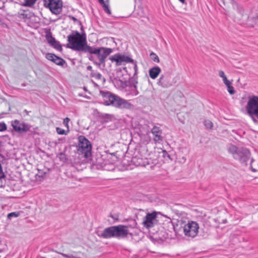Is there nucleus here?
Returning <instances> with one entry per match:
<instances>
[{
  "label": "nucleus",
  "mask_w": 258,
  "mask_h": 258,
  "mask_svg": "<svg viewBox=\"0 0 258 258\" xmlns=\"http://www.w3.org/2000/svg\"><path fill=\"white\" fill-rule=\"evenodd\" d=\"M227 87V90L228 92L231 94L233 95L235 93L233 87L231 85V83L226 86Z\"/></svg>",
  "instance_id": "nucleus-28"
},
{
  "label": "nucleus",
  "mask_w": 258,
  "mask_h": 258,
  "mask_svg": "<svg viewBox=\"0 0 258 258\" xmlns=\"http://www.w3.org/2000/svg\"><path fill=\"white\" fill-rule=\"evenodd\" d=\"M110 59L112 62H116V66L121 65L123 62H131L134 68L135 64H137V61H135L131 57L124 55H121L119 53L115 54L113 56H112L110 58Z\"/></svg>",
  "instance_id": "nucleus-10"
},
{
  "label": "nucleus",
  "mask_w": 258,
  "mask_h": 258,
  "mask_svg": "<svg viewBox=\"0 0 258 258\" xmlns=\"http://www.w3.org/2000/svg\"><path fill=\"white\" fill-rule=\"evenodd\" d=\"M115 227L114 233L115 237L118 239L125 238L127 237L128 235L132 236V233L129 232L128 226L123 225H118L114 226Z\"/></svg>",
  "instance_id": "nucleus-9"
},
{
  "label": "nucleus",
  "mask_w": 258,
  "mask_h": 258,
  "mask_svg": "<svg viewBox=\"0 0 258 258\" xmlns=\"http://www.w3.org/2000/svg\"><path fill=\"white\" fill-rule=\"evenodd\" d=\"M38 174H39V176L43 177V176L45 175L46 173H45V172H44V173H43V174H42V173H41V172L39 171Z\"/></svg>",
  "instance_id": "nucleus-45"
},
{
  "label": "nucleus",
  "mask_w": 258,
  "mask_h": 258,
  "mask_svg": "<svg viewBox=\"0 0 258 258\" xmlns=\"http://www.w3.org/2000/svg\"><path fill=\"white\" fill-rule=\"evenodd\" d=\"M163 156H164L165 155H167L168 153L167 152L165 151V150H163Z\"/></svg>",
  "instance_id": "nucleus-47"
},
{
  "label": "nucleus",
  "mask_w": 258,
  "mask_h": 258,
  "mask_svg": "<svg viewBox=\"0 0 258 258\" xmlns=\"http://www.w3.org/2000/svg\"><path fill=\"white\" fill-rule=\"evenodd\" d=\"M134 69L133 76L128 81L129 86L132 88V90L133 92V94L135 96H137L139 94V91L137 90V84L138 82V67L137 64H135Z\"/></svg>",
  "instance_id": "nucleus-12"
},
{
  "label": "nucleus",
  "mask_w": 258,
  "mask_h": 258,
  "mask_svg": "<svg viewBox=\"0 0 258 258\" xmlns=\"http://www.w3.org/2000/svg\"><path fill=\"white\" fill-rule=\"evenodd\" d=\"M104 104L106 105H112L119 108L130 109L132 104L127 100L120 98L109 91H100Z\"/></svg>",
  "instance_id": "nucleus-2"
},
{
  "label": "nucleus",
  "mask_w": 258,
  "mask_h": 258,
  "mask_svg": "<svg viewBox=\"0 0 258 258\" xmlns=\"http://www.w3.org/2000/svg\"><path fill=\"white\" fill-rule=\"evenodd\" d=\"M79 145L77 152L79 155H82L86 158L91 155L92 146L89 140L83 136L79 137Z\"/></svg>",
  "instance_id": "nucleus-4"
},
{
  "label": "nucleus",
  "mask_w": 258,
  "mask_h": 258,
  "mask_svg": "<svg viewBox=\"0 0 258 258\" xmlns=\"http://www.w3.org/2000/svg\"><path fill=\"white\" fill-rule=\"evenodd\" d=\"M103 8L104 11L108 15H110L111 14V11L109 9V5L108 4H105L102 6Z\"/></svg>",
  "instance_id": "nucleus-30"
},
{
  "label": "nucleus",
  "mask_w": 258,
  "mask_h": 258,
  "mask_svg": "<svg viewBox=\"0 0 258 258\" xmlns=\"http://www.w3.org/2000/svg\"><path fill=\"white\" fill-rule=\"evenodd\" d=\"M55 55L53 53H48L46 54V58L49 60H50L51 61L53 62V60H54V57H55Z\"/></svg>",
  "instance_id": "nucleus-29"
},
{
  "label": "nucleus",
  "mask_w": 258,
  "mask_h": 258,
  "mask_svg": "<svg viewBox=\"0 0 258 258\" xmlns=\"http://www.w3.org/2000/svg\"><path fill=\"white\" fill-rule=\"evenodd\" d=\"M99 3H100V4L102 6H104V5L106 4L104 0H99Z\"/></svg>",
  "instance_id": "nucleus-43"
},
{
  "label": "nucleus",
  "mask_w": 258,
  "mask_h": 258,
  "mask_svg": "<svg viewBox=\"0 0 258 258\" xmlns=\"http://www.w3.org/2000/svg\"><path fill=\"white\" fill-rule=\"evenodd\" d=\"M36 0H25L24 6L31 7L35 3Z\"/></svg>",
  "instance_id": "nucleus-25"
},
{
  "label": "nucleus",
  "mask_w": 258,
  "mask_h": 258,
  "mask_svg": "<svg viewBox=\"0 0 258 258\" xmlns=\"http://www.w3.org/2000/svg\"><path fill=\"white\" fill-rule=\"evenodd\" d=\"M53 62L56 64L60 66H62L64 63H66V61L63 59L56 55H55V57H54Z\"/></svg>",
  "instance_id": "nucleus-21"
},
{
  "label": "nucleus",
  "mask_w": 258,
  "mask_h": 258,
  "mask_svg": "<svg viewBox=\"0 0 258 258\" xmlns=\"http://www.w3.org/2000/svg\"><path fill=\"white\" fill-rule=\"evenodd\" d=\"M7 127L6 123L4 122H0V132H3L7 130Z\"/></svg>",
  "instance_id": "nucleus-33"
},
{
  "label": "nucleus",
  "mask_w": 258,
  "mask_h": 258,
  "mask_svg": "<svg viewBox=\"0 0 258 258\" xmlns=\"http://www.w3.org/2000/svg\"><path fill=\"white\" fill-rule=\"evenodd\" d=\"M161 71V69L159 67H153L149 70V76L152 79H155L158 77Z\"/></svg>",
  "instance_id": "nucleus-19"
},
{
  "label": "nucleus",
  "mask_w": 258,
  "mask_h": 258,
  "mask_svg": "<svg viewBox=\"0 0 258 258\" xmlns=\"http://www.w3.org/2000/svg\"><path fill=\"white\" fill-rule=\"evenodd\" d=\"M230 1L233 5H237V3L234 0H230Z\"/></svg>",
  "instance_id": "nucleus-46"
},
{
  "label": "nucleus",
  "mask_w": 258,
  "mask_h": 258,
  "mask_svg": "<svg viewBox=\"0 0 258 258\" xmlns=\"http://www.w3.org/2000/svg\"><path fill=\"white\" fill-rule=\"evenodd\" d=\"M253 162V160L252 159H251V163H250V168L251 169V170L255 172H256L258 171V170L257 169H255L253 167V166H252V163Z\"/></svg>",
  "instance_id": "nucleus-37"
},
{
  "label": "nucleus",
  "mask_w": 258,
  "mask_h": 258,
  "mask_svg": "<svg viewBox=\"0 0 258 258\" xmlns=\"http://www.w3.org/2000/svg\"><path fill=\"white\" fill-rule=\"evenodd\" d=\"M157 223V213L155 212L147 214L143 222L144 226L147 229L154 227Z\"/></svg>",
  "instance_id": "nucleus-11"
},
{
  "label": "nucleus",
  "mask_w": 258,
  "mask_h": 258,
  "mask_svg": "<svg viewBox=\"0 0 258 258\" xmlns=\"http://www.w3.org/2000/svg\"><path fill=\"white\" fill-rule=\"evenodd\" d=\"M239 158L238 161L241 163H246L250 157V152L248 149L244 147H240L239 151Z\"/></svg>",
  "instance_id": "nucleus-16"
},
{
  "label": "nucleus",
  "mask_w": 258,
  "mask_h": 258,
  "mask_svg": "<svg viewBox=\"0 0 258 258\" xmlns=\"http://www.w3.org/2000/svg\"><path fill=\"white\" fill-rule=\"evenodd\" d=\"M56 131L57 133L59 135H67L68 133L69 132V130L66 132L63 129L58 127H56Z\"/></svg>",
  "instance_id": "nucleus-27"
},
{
  "label": "nucleus",
  "mask_w": 258,
  "mask_h": 258,
  "mask_svg": "<svg viewBox=\"0 0 258 258\" xmlns=\"http://www.w3.org/2000/svg\"><path fill=\"white\" fill-rule=\"evenodd\" d=\"M95 165L98 169L108 170L106 164L103 162V159L101 157L97 159Z\"/></svg>",
  "instance_id": "nucleus-20"
},
{
  "label": "nucleus",
  "mask_w": 258,
  "mask_h": 258,
  "mask_svg": "<svg viewBox=\"0 0 258 258\" xmlns=\"http://www.w3.org/2000/svg\"><path fill=\"white\" fill-rule=\"evenodd\" d=\"M51 46L58 51H61L62 50L61 45H60L59 42L57 41L56 40V43H53L52 44V45H51Z\"/></svg>",
  "instance_id": "nucleus-22"
},
{
  "label": "nucleus",
  "mask_w": 258,
  "mask_h": 258,
  "mask_svg": "<svg viewBox=\"0 0 258 258\" xmlns=\"http://www.w3.org/2000/svg\"><path fill=\"white\" fill-rule=\"evenodd\" d=\"M219 75L220 77L222 78V79H224V77H226L224 72L223 71H219Z\"/></svg>",
  "instance_id": "nucleus-39"
},
{
  "label": "nucleus",
  "mask_w": 258,
  "mask_h": 258,
  "mask_svg": "<svg viewBox=\"0 0 258 258\" xmlns=\"http://www.w3.org/2000/svg\"><path fill=\"white\" fill-rule=\"evenodd\" d=\"M248 23L251 27H255V21H250V22H248Z\"/></svg>",
  "instance_id": "nucleus-41"
},
{
  "label": "nucleus",
  "mask_w": 258,
  "mask_h": 258,
  "mask_svg": "<svg viewBox=\"0 0 258 258\" xmlns=\"http://www.w3.org/2000/svg\"><path fill=\"white\" fill-rule=\"evenodd\" d=\"M68 41L71 45L67 47L78 51L85 52L89 45L87 44L86 38L78 31H74L68 36Z\"/></svg>",
  "instance_id": "nucleus-3"
},
{
  "label": "nucleus",
  "mask_w": 258,
  "mask_h": 258,
  "mask_svg": "<svg viewBox=\"0 0 258 258\" xmlns=\"http://www.w3.org/2000/svg\"><path fill=\"white\" fill-rule=\"evenodd\" d=\"M157 84L163 88H168L172 86L171 77L168 73L162 75L158 80Z\"/></svg>",
  "instance_id": "nucleus-13"
},
{
  "label": "nucleus",
  "mask_w": 258,
  "mask_h": 258,
  "mask_svg": "<svg viewBox=\"0 0 258 258\" xmlns=\"http://www.w3.org/2000/svg\"><path fill=\"white\" fill-rule=\"evenodd\" d=\"M87 70H88V71H91V72L92 71H93L92 70V67L91 66H88L87 67Z\"/></svg>",
  "instance_id": "nucleus-44"
},
{
  "label": "nucleus",
  "mask_w": 258,
  "mask_h": 258,
  "mask_svg": "<svg viewBox=\"0 0 258 258\" xmlns=\"http://www.w3.org/2000/svg\"><path fill=\"white\" fill-rule=\"evenodd\" d=\"M221 1L222 2V3H223L224 5H225V4L224 0H221Z\"/></svg>",
  "instance_id": "nucleus-49"
},
{
  "label": "nucleus",
  "mask_w": 258,
  "mask_h": 258,
  "mask_svg": "<svg viewBox=\"0 0 258 258\" xmlns=\"http://www.w3.org/2000/svg\"><path fill=\"white\" fill-rule=\"evenodd\" d=\"M204 125L207 128L211 129L213 127V123L210 120H206L204 121Z\"/></svg>",
  "instance_id": "nucleus-26"
},
{
  "label": "nucleus",
  "mask_w": 258,
  "mask_h": 258,
  "mask_svg": "<svg viewBox=\"0 0 258 258\" xmlns=\"http://www.w3.org/2000/svg\"><path fill=\"white\" fill-rule=\"evenodd\" d=\"M245 108L249 116L258 118V96L252 95L248 96Z\"/></svg>",
  "instance_id": "nucleus-5"
},
{
  "label": "nucleus",
  "mask_w": 258,
  "mask_h": 258,
  "mask_svg": "<svg viewBox=\"0 0 258 258\" xmlns=\"http://www.w3.org/2000/svg\"><path fill=\"white\" fill-rule=\"evenodd\" d=\"M150 58H151V59L152 60H153L154 62H159V61H160L159 58L156 53L152 52L150 53Z\"/></svg>",
  "instance_id": "nucleus-23"
},
{
  "label": "nucleus",
  "mask_w": 258,
  "mask_h": 258,
  "mask_svg": "<svg viewBox=\"0 0 258 258\" xmlns=\"http://www.w3.org/2000/svg\"><path fill=\"white\" fill-rule=\"evenodd\" d=\"M19 215V213H17V212H12V213H10L9 214H8V218L9 219H11L12 217H18Z\"/></svg>",
  "instance_id": "nucleus-31"
},
{
  "label": "nucleus",
  "mask_w": 258,
  "mask_h": 258,
  "mask_svg": "<svg viewBox=\"0 0 258 258\" xmlns=\"http://www.w3.org/2000/svg\"><path fill=\"white\" fill-rule=\"evenodd\" d=\"M91 77L95 78L96 79L100 80L102 77L100 73L92 71L90 74Z\"/></svg>",
  "instance_id": "nucleus-24"
},
{
  "label": "nucleus",
  "mask_w": 258,
  "mask_h": 258,
  "mask_svg": "<svg viewBox=\"0 0 258 258\" xmlns=\"http://www.w3.org/2000/svg\"><path fill=\"white\" fill-rule=\"evenodd\" d=\"M250 21H255V26L258 27V17L249 18L248 20V22H250Z\"/></svg>",
  "instance_id": "nucleus-32"
},
{
  "label": "nucleus",
  "mask_w": 258,
  "mask_h": 258,
  "mask_svg": "<svg viewBox=\"0 0 258 258\" xmlns=\"http://www.w3.org/2000/svg\"><path fill=\"white\" fill-rule=\"evenodd\" d=\"M112 51L113 49L110 48L104 47L96 48L88 46L85 52L94 54L95 55L90 56L89 59L100 66L101 64L104 66L106 58Z\"/></svg>",
  "instance_id": "nucleus-1"
},
{
  "label": "nucleus",
  "mask_w": 258,
  "mask_h": 258,
  "mask_svg": "<svg viewBox=\"0 0 258 258\" xmlns=\"http://www.w3.org/2000/svg\"><path fill=\"white\" fill-rule=\"evenodd\" d=\"M240 148L236 146L229 144L227 146V150L228 152L232 155L233 158L238 160V158H239V151H240Z\"/></svg>",
  "instance_id": "nucleus-17"
},
{
  "label": "nucleus",
  "mask_w": 258,
  "mask_h": 258,
  "mask_svg": "<svg viewBox=\"0 0 258 258\" xmlns=\"http://www.w3.org/2000/svg\"><path fill=\"white\" fill-rule=\"evenodd\" d=\"M19 17L20 18H26V14H24V13H19Z\"/></svg>",
  "instance_id": "nucleus-40"
},
{
  "label": "nucleus",
  "mask_w": 258,
  "mask_h": 258,
  "mask_svg": "<svg viewBox=\"0 0 258 258\" xmlns=\"http://www.w3.org/2000/svg\"><path fill=\"white\" fill-rule=\"evenodd\" d=\"M223 81L226 86L228 85L229 84L231 83L230 81L227 79L226 77H224V79H223Z\"/></svg>",
  "instance_id": "nucleus-38"
},
{
  "label": "nucleus",
  "mask_w": 258,
  "mask_h": 258,
  "mask_svg": "<svg viewBox=\"0 0 258 258\" xmlns=\"http://www.w3.org/2000/svg\"><path fill=\"white\" fill-rule=\"evenodd\" d=\"M181 3L185 4V0H179Z\"/></svg>",
  "instance_id": "nucleus-48"
},
{
  "label": "nucleus",
  "mask_w": 258,
  "mask_h": 258,
  "mask_svg": "<svg viewBox=\"0 0 258 258\" xmlns=\"http://www.w3.org/2000/svg\"><path fill=\"white\" fill-rule=\"evenodd\" d=\"M145 151H147L146 150L143 148L135 153L131 161L134 165L137 166H146L150 164L151 159L143 155Z\"/></svg>",
  "instance_id": "nucleus-6"
},
{
  "label": "nucleus",
  "mask_w": 258,
  "mask_h": 258,
  "mask_svg": "<svg viewBox=\"0 0 258 258\" xmlns=\"http://www.w3.org/2000/svg\"><path fill=\"white\" fill-rule=\"evenodd\" d=\"M44 5L48 8L51 12L56 15L61 11L62 4L61 0H43Z\"/></svg>",
  "instance_id": "nucleus-8"
},
{
  "label": "nucleus",
  "mask_w": 258,
  "mask_h": 258,
  "mask_svg": "<svg viewBox=\"0 0 258 258\" xmlns=\"http://www.w3.org/2000/svg\"><path fill=\"white\" fill-rule=\"evenodd\" d=\"M13 129L19 133H25L30 130V126L25 123H21L18 120H15L12 123Z\"/></svg>",
  "instance_id": "nucleus-15"
},
{
  "label": "nucleus",
  "mask_w": 258,
  "mask_h": 258,
  "mask_svg": "<svg viewBox=\"0 0 258 258\" xmlns=\"http://www.w3.org/2000/svg\"><path fill=\"white\" fill-rule=\"evenodd\" d=\"M53 37L52 36V34L51 32H49L46 35V38L47 41V42H51V40L52 39Z\"/></svg>",
  "instance_id": "nucleus-34"
},
{
  "label": "nucleus",
  "mask_w": 258,
  "mask_h": 258,
  "mask_svg": "<svg viewBox=\"0 0 258 258\" xmlns=\"http://www.w3.org/2000/svg\"><path fill=\"white\" fill-rule=\"evenodd\" d=\"M114 229V226L106 228L98 236L106 239L115 237Z\"/></svg>",
  "instance_id": "nucleus-18"
},
{
  "label": "nucleus",
  "mask_w": 258,
  "mask_h": 258,
  "mask_svg": "<svg viewBox=\"0 0 258 258\" xmlns=\"http://www.w3.org/2000/svg\"><path fill=\"white\" fill-rule=\"evenodd\" d=\"M70 120V119L68 117H66L63 119V123L64 124V125L67 127L68 128H69V122Z\"/></svg>",
  "instance_id": "nucleus-36"
},
{
  "label": "nucleus",
  "mask_w": 258,
  "mask_h": 258,
  "mask_svg": "<svg viewBox=\"0 0 258 258\" xmlns=\"http://www.w3.org/2000/svg\"><path fill=\"white\" fill-rule=\"evenodd\" d=\"M59 158L61 161H65L67 159L65 154L62 152L59 153Z\"/></svg>",
  "instance_id": "nucleus-35"
},
{
  "label": "nucleus",
  "mask_w": 258,
  "mask_h": 258,
  "mask_svg": "<svg viewBox=\"0 0 258 258\" xmlns=\"http://www.w3.org/2000/svg\"><path fill=\"white\" fill-rule=\"evenodd\" d=\"M151 133L153 135V140L155 144H160L163 141V136H162V130L160 127L154 126L151 130Z\"/></svg>",
  "instance_id": "nucleus-14"
},
{
  "label": "nucleus",
  "mask_w": 258,
  "mask_h": 258,
  "mask_svg": "<svg viewBox=\"0 0 258 258\" xmlns=\"http://www.w3.org/2000/svg\"><path fill=\"white\" fill-rule=\"evenodd\" d=\"M51 42H48V43L50 45H52V44H53V43H56V40L54 37L52 38V39L51 40Z\"/></svg>",
  "instance_id": "nucleus-42"
},
{
  "label": "nucleus",
  "mask_w": 258,
  "mask_h": 258,
  "mask_svg": "<svg viewBox=\"0 0 258 258\" xmlns=\"http://www.w3.org/2000/svg\"><path fill=\"white\" fill-rule=\"evenodd\" d=\"M182 228L183 233L186 237L193 238L198 235L199 225L195 221H189L184 225Z\"/></svg>",
  "instance_id": "nucleus-7"
}]
</instances>
